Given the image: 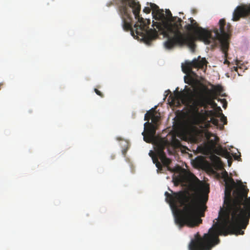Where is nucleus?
<instances>
[{
    "instance_id": "20",
    "label": "nucleus",
    "mask_w": 250,
    "mask_h": 250,
    "mask_svg": "<svg viewBox=\"0 0 250 250\" xmlns=\"http://www.w3.org/2000/svg\"><path fill=\"white\" fill-rule=\"evenodd\" d=\"M172 144L175 147H179L181 146L180 142L175 137L173 138Z\"/></svg>"
},
{
    "instance_id": "9",
    "label": "nucleus",
    "mask_w": 250,
    "mask_h": 250,
    "mask_svg": "<svg viewBox=\"0 0 250 250\" xmlns=\"http://www.w3.org/2000/svg\"><path fill=\"white\" fill-rule=\"evenodd\" d=\"M165 148V146L163 145H159L155 149V153H152V151H150L149 153L150 156L152 158L153 163L155 164L156 167L158 168V170H162V164L159 161L158 159H160L165 166L168 167L171 163V160L167 157L164 152Z\"/></svg>"
},
{
    "instance_id": "28",
    "label": "nucleus",
    "mask_w": 250,
    "mask_h": 250,
    "mask_svg": "<svg viewBox=\"0 0 250 250\" xmlns=\"http://www.w3.org/2000/svg\"><path fill=\"white\" fill-rule=\"evenodd\" d=\"M214 157H215V158L216 159H217V160H219V159H220V158H219V157H217V156H215Z\"/></svg>"
},
{
    "instance_id": "32",
    "label": "nucleus",
    "mask_w": 250,
    "mask_h": 250,
    "mask_svg": "<svg viewBox=\"0 0 250 250\" xmlns=\"http://www.w3.org/2000/svg\"><path fill=\"white\" fill-rule=\"evenodd\" d=\"M188 90H189V91H191V90H190V88H189V89H188Z\"/></svg>"
},
{
    "instance_id": "6",
    "label": "nucleus",
    "mask_w": 250,
    "mask_h": 250,
    "mask_svg": "<svg viewBox=\"0 0 250 250\" xmlns=\"http://www.w3.org/2000/svg\"><path fill=\"white\" fill-rule=\"evenodd\" d=\"M166 15L167 20L170 22L172 25L173 26L172 29V31L175 33L169 35L170 38L167 39L164 43L165 48L171 49L175 46L176 44H183L186 41L192 42L191 37H184L183 34L180 31L182 27L181 23L183 21L182 19L177 17H173L169 9H166Z\"/></svg>"
},
{
    "instance_id": "4",
    "label": "nucleus",
    "mask_w": 250,
    "mask_h": 250,
    "mask_svg": "<svg viewBox=\"0 0 250 250\" xmlns=\"http://www.w3.org/2000/svg\"><path fill=\"white\" fill-rule=\"evenodd\" d=\"M165 193L166 201L169 204L174 216L175 223L182 228L198 226L202 222L201 217L204 216L207 208L208 195L201 194L192 198L186 191Z\"/></svg>"
},
{
    "instance_id": "16",
    "label": "nucleus",
    "mask_w": 250,
    "mask_h": 250,
    "mask_svg": "<svg viewBox=\"0 0 250 250\" xmlns=\"http://www.w3.org/2000/svg\"><path fill=\"white\" fill-rule=\"evenodd\" d=\"M154 112V110L153 109H151L149 111H147L145 115L144 120L148 122L153 116Z\"/></svg>"
},
{
    "instance_id": "18",
    "label": "nucleus",
    "mask_w": 250,
    "mask_h": 250,
    "mask_svg": "<svg viewBox=\"0 0 250 250\" xmlns=\"http://www.w3.org/2000/svg\"><path fill=\"white\" fill-rule=\"evenodd\" d=\"M152 120V122L153 123V125H157V123L159 122L160 117L158 116H157L155 115V111L153 113V116H152L151 118Z\"/></svg>"
},
{
    "instance_id": "12",
    "label": "nucleus",
    "mask_w": 250,
    "mask_h": 250,
    "mask_svg": "<svg viewBox=\"0 0 250 250\" xmlns=\"http://www.w3.org/2000/svg\"><path fill=\"white\" fill-rule=\"evenodd\" d=\"M250 15V5H242L238 6L233 13L232 20L237 21L241 17Z\"/></svg>"
},
{
    "instance_id": "22",
    "label": "nucleus",
    "mask_w": 250,
    "mask_h": 250,
    "mask_svg": "<svg viewBox=\"0 0 250 250\" xmlns=\"http://www.w3.org/2000/svg\"><path fill=\"white\" fill-rule=\"evenodd\" d=\"M214 89L215 91L220 93L222 91L223 89L221 86L217 85L214 86Z\"/></svg>"
},
{
    "instance_id": "2",
    "label": "nucleus",
    "mask_w": 250,
    "mask_h": 250,
    "mask_svg": "<svg viewBox=\"0 0 250 250\" xmlns=\"http://www.w3.org/2000/svg\"><path fill=\"white\" fill-rule=\"evenodd\" d=\"M222 177L225 183L224 204L226 207L220 209L219 222H215L203 237L196 233L188 245L189 250H211L219 243V235L244 234L241 229L246 228L250 218V197L244 200L249 190L241 181L237 182L239 185L237 186L226 171L222 173Z\"/></svg>"
},
{
    "instance_id": "14",
    "label": "nucleus",
    "mask_w": 250,
    "mask_h": 250,
    "mask_svg": "<svg viewBox=\"0 0 250 250\" xmlns=\"http://www.w3.org/2000/svg\"><path fill=\"white\" fill-rule=\"evenodd\" d=\"M199 93L200 94V97H204L207 101V104H206V105L204 106V109H207L209 105H211L212 107H215V106L217 105V104L213 100L210 96L209 95L208 92L202 91L199 92Z\"/></svg>"
},
{
    "instance_id": "11",
    "label": "nucleus",
    "mask_w": 250,
    "mask_h": 250,
    "mask_svg": "<svg viewBox=\"0 0 250 250\" xmlns=\"http://www.w3.org/2000/svg\"><path fill=\"white\" fill-rule=\"evenodd\" d=\"M156 131V125L149 122L145 123L144 124V130L142 133L143 136L144 140L148 143H152L154 140Z\"/></svg>"
},
{
    "instance_id": "31",
    "label": "nucleus",
    "mask_w": 250,
    "mask_h": 250,
    "mask_svg": "<svg viewBox=\"0 0 250 250\" xmlns=\"http://www.w3.org/2000/svg\"><path fill=\"white\" fill-rule=\"evenodd\" d=\"M193 13H195V10H193Z\"/></svg>"
},
{
    "instance_id": "3",
    "label": "nucleus",
    "mask_w": 250,
    "mask_h": 250,
    "mask_svg": "<svg viewBox=\"0 0 250 250\" xmlns=\"http://www.w3.org/2000/svg\"><path fill=\"white\" fill-rule=\"evenodd\" d=\"M118 12L122 20L123 29L130 31L132 36H140L147 43L157 38L158 32L167 39L175 33L172 31L171 23L167 20L163 9H159L152 15L157 21H153L152 28H149V19H144L140 15L141 5L137 0H116Z\"/></svg>"
},
{
    "instance_id": "29",
    "label": "nucleus",
    "mask_w": 250,
    "mask_h": 250,
    "mask_svg": "<svg viewBox=\"0 0 250 250\" xmlns=\"http://www.w3.org/2000/svg\"><path fill=\"white\" fill-rule=\"evenodd\" d=\"M228 162H229V166H230L231 164V162H229V161H228Z\"/></svg>"
},
{
    "instance_id": "8",
    "label": "nucleus",
    "mask_w": 250,
    "mask_h": 250,
    "mask_svg": "<svg viewBox=\"0 0 250 250\" xmlns=\"http://www.w3.org/2000/svg\"><path fill=\"white\" fill-rule=\"evenodd\" d=\"M205 136L208 140V147L214 153L226 158L229 156L227 150L223 149L219 144L220 139L217 135L208 131L206 133Z\"/></svg>"
},
{
    "instance_id": "25",
    "label": "nucleus",
    "mask_w": 250,
    "mask_h": 250,
    "mask_svg": "<svg viewBox=\"0 0 250 250\" xmlns=\"http://www.w3.org/2000/svg\"><path fill=\"white\" fill-rule=\"evenodd\" d=\"M94 91L95 92V93L98 95H99V96H100L102 98H103L104 97V94L100 91L98 89H96V88H95L94 89Z\"/></svg>"
},
{
    "instance_id": "1",
    "label": "nucleus",
    "mask_w": 250,
    "mask_h": 250,
    "mask_svg": "<svg viewBox=\"0 0 250 250\" xmlns=\"http://www.w3.org/2000/svg\"><path fill=\"white\" fill-rule=\"evenodd\" d=\"M222 177L225 183L224 204L226 207L220 209L219 222H215L203 237L196 233L188 245L189 250H211L219 243V235L244 234L241 229L246 228L250 218V197L244 200L249 190L241 181L237 182L239 185L237 186L226 171L222 173Z\"/></svg>"
},
{
    "instance_id": "27",
    "label": "nucleus",
    "mask_w": 250,
    "mask_h": 250,
    "mask_svg": "<svg viewBox=\"0 0 250 250\" xmlns=\"http://www.w3.org/2000/svg\"><path fill=\"white\" fill-rule=\"evenodd\" d=\"M224 101H225V103L223 104V107L224 108H226V106H227V102L225 100H223Z\"/></svg>"
},
{
    "instance_id": "15",
    "label": "nucleus",
    "mask_w": 250,
    "mask_h": 250,
    "mask_svg": "<svg viewBox=\"0 0 250 250\" xmlns=\"http://www.w3.org/2000/svg\"><path fill=\"white\" fill-rule=\"evenodd\" d=\"M215 114L214 112H213L212 113H209V115H210L211 116V117L210 118V120L209 121H208L206 124L205 125V127L206 128H208L210 126V123H212L213 125H218L219 124V120L218 119L215 118L213 115Z\"/></svg>"
},
{
    "instance_id": "19",
    "label": "nucleus",
    "mask_w": 250,
    "mask_h": 250,
    "mask_svg": "<svg viewBox=\"0 0 250 250\" xmlns=\"http://www.w3.org/2000/svg\"><path fill=\"white\" fill-rule=\"evenodd\" d=\"M175 98L177 99H181L183 100L184 97L185 96V94L182 92H179L178 91L175 94Z\"/></svg>"
},
{
    "instance_id": "23",
    "label": "nucleus",
    "mask_w": 250,
    "mask_h": 250,
    "mask_svg": "<svg viewBox=\"0 0 250 250\" xmlns=\"http://www.w3.org/2000/svg\"><path fill=\"white\" fill-rule=\"evenodd\" d=\"M193 80L190 77H189L188 79L186 78V77L185 78V82L187 83L190 84L193 83Z\"/></svg>"
},
{
    "instance_id": "10",
    "label": "nucleus",
    "mask_w": 250,
    "mask_h": 250,
    "mask_svg": "<svg viewBox=\"0 0 250 250\" xmlns=\"http://www.w3.org/2000/svg\"><path fill=\"white\" fill-rule=\"evenodd\" d=\"M208 63L205 58H202L201 60L198 59H194L192 61H186L184 64L182 65V70L185 73H191L193 75L196 74L192 71V69L195 68H203L204 65L207 66Z\"/></svg>"
},
{
    "instance_id": "17",
    "label": "nucleus",
    "mask_w": 250,
    "mask_h": 250,
    "mask_svg": "<svg viewBox=\"0 0 250 250\" xmlns=\"http://www.w3.org/2000/svg\"><path fill=\"white\" fill-rule=\"evenodd\" d=\"M147 4L148 5L149 4L150 8H151V10H152V15L155 14L156 13V12H157V11H158L160 9L159 7L156 4H155V3H147Z\"/></svg>"
},
{
    "instance_id": "24",
    "label": "nucleus",
    "mask_w": 250,
    "mask_h": 250,
    "mask_svg": "<svg viewBox=\"0 0 250 250\" xmlns=\"http://www.w3.org/2000/svg\"><path fill=\"white\" fill-rule=\"evenodd\" d=\"M151 11V8L150 7H145L143 9V12L146 14H149L150 13Z\"/></svg>"
},
{
    "instance_id": "7",
    "label": "nucleus",
    "mask_w": 250,
    "mask_h": 250,
    "mask_svg": "<svg viewBox=\"0 0 250 250\" xmlns=\"http://www.w3.org/2000/svg\"><path fill=\"white\" fill-rule=\"evenodd\" d=\"M207 104L206 99L203 97H200L198 93L192 100L191 108L192 110V117L195 125H199L202 122H205L209 113H212L213 111L206 110V109L200 110V107H203Z\"/></svg>"
},
{
    "instance_id": "30",
    "label": "nucleus",
    "mask_w": 250,
    "mask_h": 250,
    "mask_svg": "<svg viewBox=\"0 0 250 250\" xmlns=\"http://www.w3.org/2000/svg\"><path fill=\"white\" fill-rule=\"evenodd\" d=\"M205 90H206V91H208V89L207 88H205Z\"/></svg>"
},
{
    "instance_id": "26",
    "label": "nucleus",
    "mask_w": 250,
    "mask_h": 250,
    "mask_svg": "<svg viewBox=\"0 0 250 250\" xmlns=\"http://www.w3.org/2000/svg\"><path fill=\"white\" fill-rule=\"evenodd\" d=\"M234 158L236 160H238V161H240L241 158H240V155H237L236 154H235L234 156Z\"/></svg>"
},
{
    "instance_id": "13",
    "label": "nucleus",
    "mask_w": 250,
    "mask_h": 250,
    "mask_svg": "<svg viewBox=\"0 0 250 250\" xmlns=\"http://www.w3.org/2000/svg\"><path fill=\"white\" fill-rule=\"evenodd\" d=\"M228 30H229L228 32H227L228 37H227V42L228 44V46L227 47V49H226V51L225 52H224L223 51V50L222 49L221 43L218 39H215L214 41L211 42V43H214L217 41H218V42L220 44V49H221V51L222 52V53H223L224 58L225 59V61H224L225 64H227L229 63V62L227 60V58L228 56V49L229 48V39L230 38V36L231 35V26L230 24H229V28L228 29Z\"/></svg>"
},
{
    "instance_id": "21",
    "label": "nucleus",
    "mask_w": 250,
    "mask_h": 250,
    "mask_svg": "<svg viewBox=\"0 0 250 250\" xmlns=\"http://www.w3.org/2000/svg\"><path fill=\"white\" fill-rule=\"evenodd\" d=\"M220 115H221L220 120L223 123V125H226L227 124V117H225L222 113H221Z\"/></svg>"
},
{
    "instance_id": "5",
    "label": "nucleus",
    "mask_w": 250,
    "mask_h": 250,
    "mask_svg": "<svg viewBox=\"0 0 250 250\" xmlns=\"http://www.w3.org/2000/svg\"><path fill=\"white\" fill-rule=\"evenodd\" d=\"M189 21L190 24H186L185 28L188 32L193 31L194 34L188 36L183 35L185 38L191 37L192 42L186 41L183 44H176V45L182 46L187 44L191 48H193L195 45L194 43L195 40H198L203 41L207 44H209L215 39H218L221 43L223 51L224 52L226 51L228 46L227 42V32L229 31L230 23L226 24L225 20L222 19L220 20L218 23L219 28H214L213 30L209 31L198 26V23L192 18H190Z\"/></svg>"
}]
</instances>
